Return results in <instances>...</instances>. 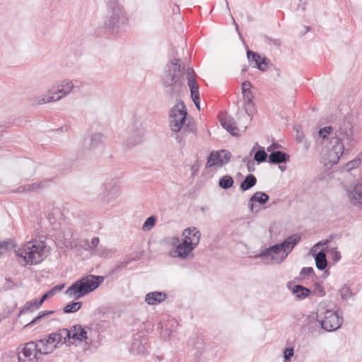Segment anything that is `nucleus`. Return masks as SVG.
I'll list each match as a JSON object with an SVG mask.
<instances>
[{
	"instance_id": "obj_52",
	"label": "nucleus",
	"mask_w": 362,
	"mask_h": 362,
	"mask_svg": "<svg viewBox=\"0 0 362 362\" xmlns=\"http://www.w3.org/2000/svg\"><path fill=\"white\" fill-rule=\"evenodd\" d=\"M243 162L247 163V168L250 173L254 172L255 170V165L252 160L245 158L243 159Z\"/></svg>"
},
{
	"instance_id": "obj_7",
	"label": "nucleus",
	"mask_w": 362,
	"mask_h": 362,
	"mask_svg": "<svg viewBox=\"0 0 362 362\" xmlns=\"http://www.w3.org/2000/svg\"><path fill=\"white\" fill-rule=\"evenodd\" d=\"M178 100L177 104L175 105L169 112V124L171 130L174 132L181 131L184 123L187 121V111L184 102Z\"/></svg>"
},
{
	"instance_id": "obj_47",
	"label": "nucleus",
	"mask_w": 362,
	"mask_h": 362,
	"mask_svg": "<svg viewBox=\"0 0 362 362\" xmlns=\"http://www.w3.org/2000/svg\"><path fill=\"white\" fill-rule=\"evenodd\" d=\"M29 192H35L37 189L42 188L45 185L43 182H37L32 184L27 185Z\"/></svg>"
},
{
	"instance_id": "obj_33",
	"label": "nucleus",
	"mask_w": 362,
	"mask_h": 362,
	"mask_svg": "<svg viewBox=\"0 0 362 362\" xmlns=\"http://www.w3.org/2000/svg\"><path fill=\"white\" fill-rule=\"evenodd\" d=\"M183 129L182 132V134L184 136H187L189 134H192V135H196L197 133V127L196 124L193 119H188L187 122L185 124L184 123V125L182 127Z\"/></svg>"
},
{
	"instance_id": "obj_35",
	"label": "nucleus",
	"mask_w": 362,
	"mask_h": 362,
	"mask_svg": "<svg viewBox=\"0 0 362 362\" xmlns=\"http://www.w3.org/2000/svg\"><path fill=\"white\" fill-rule=\"evenodd\" d=\"M253 158L259 164L267 161V159H269V155L265 151L264 147L259 146V149L255 153Z\"/></svg>"
},
{
	"instance_id": "obj_25",
	"label": "nucleus",
	"mask_w": 362,
	"mask_h": 362,
	"mask_svg": "<svg viewBox=\"0 0 362 362\" xmlns=\"http://www.w3.org/2000/svg\"><path fill=\"white\" fill-rule=\"evenodd\" d=\"M290 156L281 151L272 152L269 155L268 162L272 164L286 163L289 160Z\"/></svg>"
},
{
	"instance_id": "obj_1",
	"label": "nucleus",
	"mask_w": 362,
	"mask_h": 362,
	"mask_svg": "<svg viewBox=\"0 0 362 362\" xmlns=\"http://www.w3.org/2000/svg\"><path fill=\"white\" fill-rule=\"evenodd\" d=\"M187 75L188 82L189 80H196V73L192 68L185 69V66L180 64V59L174 58L167 64L162 78V84L164 88V94L168 100H173L180 98L182 90H186L184 81V74Z\"/></svg>"
},
{
	"instance_id": "obj_10",
	"label": "nucleus",
	"mask_w": 362,
	"mask_h": 362,
	"mask_svg": "<svg viewBox=\"0 0 362 362\" xmlns=\"http://www.w3.org/2000/svg\"><path fill=\"white\" fill-rule=\"evenodd\" d=\"M37 344L35 341L26 343L18 354V362H37L40 358Z\"/></svg>"
},
{
	"instance_id": "obj_46",
	"label": "nucleus",
	"mask_w": 362,
	"mask_h": 362,
	"mask_svg": "<svg viewBox=\"0 0 362 362\" xmlns=\"http://www.w3.org/2000/svg\"><path fill=\"white\" fill-rule=\"evenodd\" d=\"M294 354V349L293 347H287L284 351V362L288 361L291 360V357Z\"/></svg>"
},
{
	"instance_id": "obj_24",
	"label": "nucleus",
	"mask_w": 362,
	"mask_h": 362,
	"mask_svg": "<svg viewBox=\"0 0 362 362\" xmlns=\"http://www.w3.org/2000/svg\"><path fill=\"white\" fill-rule=\"evenodd\" d=\"M351 203L362 209V183L356 185L349 194Z\"/></svg>"
},
{
	"instance_id": "obj_32",
	"label": "nucleus",
	"mask_w": 362,
	"mask_h": 362,
	"mask_svg": "<svg viewBox=\"0 0 362 362\" xmlns=\"http://www.w3.org/2000/svg\"><path fill=\"white\" fill-rule=\"evenodd\" d=\"M316 267L320 270H325L327 266L325 253L321 250L315 255Z\"/></svg>"
},
{
	"instance_id": "obj_56",
	"label": "nucleus",
	"mask_w": 362,
	"mask_h": 362,
	"mask_svg": "<svg viewBox=\"0 0 362 362\" xmlns=\"http://www.w3.org/2000/svg\"><path fill=\"white\" fill-rule=\"evenodd\" d=\"M281 147V145H279L277 143H272L270 146H269L267 148V151L272 153V152L275 151V149H277Z\"/></svg>"
},
{
	"instance_id": "obj_18",
	"label": "nucleus",
	"mask_w": 362,
	"mask_h": 362,
	"mask_svg": "<svg viewBox=\"0 0 362 362\" xmlns=\"http://www.w3.org/2000/svg\"><path fill=\"white\" fill-rule=\"evenodd\" d=\"M247 56L249 62L255 68L258 69L262 71H264L267 69V65L269 63V60L265 57H261L258 53L252 52L250 49L247 51Z\"/></svg>"
},
{
	"instance_id": "obj_9",
	"label": "nucleus",
	"mask_w": 362,
	"mask_h": 362,
	"mask_svg": "<svg viewBox=\"0 0 362 362\" xmlns=\"http://www.w3.org/2000/svg\"><path fill=\"white\" fill-rule=\"evenodd\" d=\"M281 252L282 250L277 243L264 249L260 253L255 255V257L261 258L262 262L267 264L270 263L269 261H272V263L280 264L286 259L284 258V254L279 257V253Z\"/></svg>"
},
{
	"instance_id": "obj_27",
	"label": "nucleus",
	"mask_w": 362,
	"mask_h": 362,
	"mask_svg": "<svg viewBox=\"0 0 362 362\" xmlns=\"http://www.w3.org/2000/svg\"><path fill=\"white\" fill-rule=\"evenodd\" d=\"M71 339L82 341L87 339V332L81 325H77L71 327Z\"/></svg>"
},
{
	"instance_id": "obj_31",
	"label": "nucleus",
	"mask_w": 362,
	"mask_h": 362,
	"mask_svg": "<svg viewBox=\"0 0 362 362\" xmlns=\"http://www.w3.org/2000/svg\"><path fill=\"white\" fill-rule=\"evenodd\" d=\"M252 84L250 81H245L242 83V93L244 98V103L252 102L253 94L250 90Z\"/></svg>"
},
{
	"instance_id": "obj_57",
	"label": "nucleus",
	"mask_w": 362,
	"mask_h": 362,
	"mask_svg": "<svg viewBox=\"0 0 362 362\" xmlns=\"http://www.w3.org/2000/svg\"><path fill=\"white\" fill-rule=\"evenodd\" d=\"M199 166H200V164L198 162L192 165L191 170H192V177H194L197 175V173L199 169Z\"/></svg>"
},
{
	"instance_id": "obj_50",
	"label": "nucleus",
	"mask_w": 362,
	"mask_h": 362,
	"mask_svg": "<svg viewBox=\"0 0 362 362\" xmlns=\"http://www.w3.org/2000/svg\"><path fill=\"white\" fill-rule=\"evenodd\" d=\"M312 274H314V270L313 267H303L300 272V275L303 277L310 276Z\"/></svg>"
},
{
	"instance_id": "obj_20",
	"label": "nucleus",
	"mask_w": 362,
	"mask_h": 362,
	"mask_svg": "<svg viewBox=\"0 0 362 362\" xmlns=\"http://www.w3.org/2000/svg\"><path fill=\"white\" fill-rule=\"evenodd\" d=\"M219 121L221 126L232 136H238L239 134V129L237 127L235 119L225 114L220 117Z\"/></svg>"
},
{
	"instance_id": "obj_26",
	"label": "nucleus",
	"mask_w": 362,
	"mask_h": 362,
	"mask_svg": "<svg viewBox=\"0 0 362 362\" xmlns=\"http://www.w3.org/2000/svg\"><path fill=\"white\" fill-rule=\"evenodd\" d=\"M166 298V293L160 291L148 293L146 296L145 300L148 305H155L163 302Z\"/></svg>"
},
{
	"instance_id": "obj_37",
	"label": "nucleus",
	"mask_w": 362,
	"mask_h": 362,
	"mask_svg": "<svg viewBox=\"0 0 362 362\" xmlns=\"http://www.w3.org/2000/svg\"><path fill=\"white\" fill-rule=\"evenodd\" d=\"M82 305V301L71 302L63 308V312L64 313H76L81 308Z\"/></svg>"
},
{
	"instance_id": "obj_48",
	"label": "nucleus",
	"mask_w": 362,
	"mask_h": 362,
	"mask_svg": "<svg viewBox=\"0 0 362 362\" xmlns=\"http://www.w3.org/2000/svg\"><path fill=\"white\" fill-rule=\"evenodd\" d=\"M313 292L315 295L319 296H325L326 295L325 290L320 283L315 284V288Z\"/></svg>"
},
{
	"instance_id": "obj_21",
	"label": "nucleus",
	"mask_w": 362,
	"mask_h": 362,
	"mask_svg": "<svg viewBox=\"0 0 362 362\" xmlns=\"http://www.w3.org/2000/svg\"><path fill=\"white\" fill-rule=\"evenodd\" d=\"M182 236L183 239L187 240L191 245L197 247L200 241L201 233L195 227H188L184 229L182 233Z\"/></svg>"
},
{
	"instance_id": "obj_58",
	"label": "nucleus",
	"mask_w": 362,
	"mask_h": 362,
	"mask_svg": "<svg viewBox=\"0 0 362 362\" xmlns=\"http://www.w3.org/2000/svg\"><path fill=\"white\" fill-rule=\"evenodd\" d=\"M64 287V284H58L54 286L53 288L50 289V291L53 294V296L56 293V292L62 290V288Z\"/></svg>"
},
{
	"instance_id": "obj_64",
	"label": "nucleus",
	"mask_w": 362,
	"mask_h": 362,
	"mask_svg": "<svg viewBox=\"0 0 362 362\" xmlns=\"http://www.w3.org/2000/svg\"><path fill=\"white\" fill-rule=\"evenodd\" d=\"M192 100L194 102L196 107L199 110L200 109V99L196 100L194 98H192Z\"/></svg>"
},
{
	"instance_id": "obj_15",
	"label": "nucleus",
	"mask_w": 362,
	"mask_h": 362,
	"mask_svg": "<svg viewBox=\"0 0 362 362\" xmlns=\"http://www.w3.org/2000/svg\"><path fill=\"white\" fill-rule=\"evenodd\" d=\"M104 141L105 136L103 134L100 132L93 133L83 140V149L89 151H94L102 147Z\"/></svg>"
},
{
	"instance_id": "obj_2",
	"label": "nucleus",
	"mask_w": 362,
	"mask_h": 362,
	"mask_svg": "<svg viewBox=\"0 0 362 362\" xmlns=\"http://www.w3.org/2000/svg\"><path fill=\"white\" fill-rule=\"evenodd\" d=\"M331 125L320 128L318 134L322 139H327L328 136L334 132V141L337 139L343 140L349 148L358 142L354 134V126L350 118L343 116L335 117L331 120Z\"/></svg>"
},
{
	"instance_id": "obj_4",
	"label": "nucleus",
	"mask_w": 362,
	"mask_h": 362,
	"mask_svg": "<svg viewBox=\"0 0 362 362\" xmlns=\"http://www.w3.org/2000/svg\"><path fill=\"white\" fill-rule=\"evenodd\" d=\"M316 314L324 332H334L340 328L344 322L342 315L335 310V305L331 301L320 303Z\"/></svg>"
},
{
	"instance_id": "obj_55",
	"label": "nucleus",
	"mask_w": 362,
	"mask_h": 362,
	"mask_svg": "<svg viewBox=\"0 0 362 362\" xmlns=\"http://www.w3.org/2000/svg\"><path fill=\"white\" fill-rule=\"evenodd\" d=\"M53 294L50 291V290L47 291L45 293H44L40 298V303H43L47 298L52 297Z\"/></svg>"
},
{
	"instance_id": "obj_45",
	"label": "nucleus",
	"mask_w": 362,
	"mask_h": 362,
	"mask_svg": "<svg viewBox=\"0 0 362 362\" xmlns=\"http://www.w3.org/2000/svg\"><path fill=\"white\" fill-rule=\"evenodd\" d=\"M131 262V259H124V261H122L120 262H119L118 264H117L115 265V267L112 269V272L113 273H117L122 268H124V267H127V265L129 264V262Z\"/></svg>"
},
{
	"instance_id": "obj_62",
	"label": "nucleus",
	"mask_w": 362,
	"mask_h": 362,
	"mask_svg": "<svg viewBox=\"0 0 362 362\" xmlns=\"http://www.w3.org/2000/svg\"><path fill=\"white\" fill-rule=\"evenodd\" d=\"M40 298L35 299V300H32L33 304L35 308H38L42 305V303H40Z\"/></svg>"
},
{
	"instance_id": "obj_43",
	"label": "nucleus",
	"mask_w": 362,
	"mask_h": 362,
	"mask_svg": "<svg viewBox=\"0 0 362 362\" xmlns=\"http://www.w3.org/2000/svg\"><path fill=\"white\" fill-rule=\"evenodd\" d=\"M5 281L6 282L2 286V290L4 291L11 290L14 287L18 286L17 284L13 282L11 278H6Z\"/></svg>"
},
{
	"instance_id": "obj_16",
	"label": "nucleus",
	"mask_w": 362,
	"mask_h": 362,
	"mask_svg": "<svg viewBox=\"0 0 362 362\" xmlns=\"http://www.w3.org/2000/svg\"><path fill=\"white\" fill-rule=\"evenodd\" d=\"M73 82L69 79L58 82L52 90L57 100L62 99L67 95L74 88Z\"/></svg>"
},
{
	"instance_id": "obj_38",
	"label": "nucleus",
	"mask_w": 362,
	"mask_h": 362,
	"mask_svg": "<svg viewBox=\"0 0 362 362\" xmlns=\"http://www.w3.org/2000/svg\"><path fill=\"white\" fill-rule=\"evenodd\" d=\"M53 101H57L53 93L52 92V90H49V95L45 97H38L35 99V105H42L45 104L47 103H50Z\"/></svg>"
},
{
	"instance_id": "obj_44",
	"label": "nucleus",
	"mask_w": 362,
	"mask_h": 362,
	"mask_svg": "<svg viewBox=\"0 0 362 362\" xmlns=\"http://www.w3.org/2000/svg\"><path fill=\"white\" fill-rule=\"evenodd\" d=\"M294 129L296 132V141L297 143H302L305 139V134L298 126H295Z\"/></svg>"
},
{
	"instance_id": "obj_14",
	"label": "nucleus",
	"mask_w": 362,
	"mask_h": 362,
	"mask_svg": "<svg viewBox=\"0 0 362 362\" xmlns=\"http://www.w3.org/2000/svg\"><path fill=\"white\" fill-rule=\"evenodd\" d=\"M145 130L141 127L134 126L130 134L127 137L124 144L128 148H132L141 144L144 140Z\"/></svg>"
},
{
	"instance_id": "obj_19",
	"label": "nucleus",
	"mask_w": 362,
	"mask_h": 362,
	"mask_svg": "<svg viewBox=\"0 0 362 362\" xmlns=\"http://www.w3.org/2000/svg\"><path fill=\"white\" fill-rule=\"evenodd\" d=\"M300 235L298 233L293 234L281 243H278L284 253V258H286L291 252L294 247L300 242Z\"/></svg>"
},
{
	"instance_id": "obj_30",
	"label": "nucleus",
	"mask_w": 362,
	"mask_h": 362,
	"mask_svg": "<svg viewBox=\"0 0 362 362\" xmlns=\"http://www.w3.org/2000/svg\"><path fill=\"white\" fill-rule=\"evenodd\" d=\"M257 178L253 174H248L241 182L240 188L242 191H247L253 187L257 184Z\"/></svg>"
},
{
	"instance_id": "obj_53",
	"label": "nucleus",
	"mask_w": 362,
	"mask_h": 362,
	"mask_svg": "<svg viewBox=\"0 0 362 362\" xmlns=\"http://www.w3.org/2000/svg\"><path fill=\"white\" fill-rule=\"evenodd\" d=\"M11 245V243L8 241H3L0 243V255L4 254Z\"/></svg>"
},
{
	"instance_id": "obj_36",
	"label": "nucleus",
	"mask_w": 362,
	"mask_h": 362,
	"mask_svg": "<svg viewBox=\"0 0 362 362\" xmlns=\"http://www.w3.org/2000/svg\"><path fill=\"white\" fill-rule=\"evenodd\" d=\"M188 86L190 90L191 98H194L196 100H199V85L197 80H189Z\"/></svg>"
},
{
	"instance_id": "obj_28",
	"label": "nucleus",
	"mask_w": 362,
	"mask_h": 362,
	"mask_svg": "<svg viewBox=\"0 0 362 362\" xmlns=\"http://www.w3.org/2000/svg\"><path fill=\"white\" fill-rule=\"evenodd\" d=\"M291 291L293 294H294L298 299H305L311 293V291L309 288L300 284L294 285L292 287Z\"/></svg>"
},
{
	"instance_id": "obj_6",
	"label": "nucleus",
	"mask_w": 362,
	"mask_h": 362,
	"mask_svg": "<svg viewBox=\"0 0 362 362\" xmlns=\"http://www.w3.org/2000/svg\"><path fill=\"white\" fill-rule=\"evenodd\" d=\"M46 245L43 241L34 240L28 242L23 247L16 251V255L23 257L30 265L40 263L45 257Z\"/></svg>"
},
{
	"instance_id": "obj_59",
	"label": "nucleus",
	"mask_w": 362,
	"mask_h": 362,
	"mask_svg": "<svg viewBox=\"0 0 362 362\" xmlns=\"http://www.w3.org/2000/svg\"><path fill=\"white\" fill-rule=\"evenodd\" d=\"M29 192L28 189L27 185L23 186H20L16 189V192L17 193H23V192Z\"/></svg>"
},
{
	"instance_id": "obj_12",
	"label": "nucleus",
	"mask_w": 362,
	"mask_h": 362,
	"mask_svg": "<svg viewBox=\"0 0 362 362\" xmlns=\"http://www.w3.org/2000/svg\"><path fill=\"white\" fill-rule=\"evenodd\" d=\"M302 319V327L309 335L317 337L322 333V330H323V329L321 327L319 318L317 317V315H303Z\"/></svg>"
},
{
	"instance_id": "obj_39",
	"label": "nucleus",
	"mask_w": 362,
	"mask_h": 362,
	"mask_svg": "<svg viewBox=\"0 0 362 362\" xmlns=\"http://www.w3.org/2000/svg\"><path fill=\"white\" fill-rule=\"evenodd\" d=\"M339 293L342 300H346L353 296L351 288L344 284L339 290Z\"/></svg>"
},
{
	"instance_id": "obj_13",
	"label": "nucleus",
	"mask_w": 362,
	"mask_h": 362,
	"mask_svg": "<svg viewBox=\"0 0 362 362\" xmlns=\"http://www.w3.org/2000/svg\"><path fill=\"white\" fill-rule=\"evenodd\" d=\"M40 355L52 353L57 347V339L54 334H49L47 337L35 341Z\"/></svg>"
},
{
	"instance_id": "obj_41",
	"label": "nucleus",
	"mask_w": 362,
	"mask_h": 362,
	"mask_svg": "<svg viewBox=\"0 0 362 362\" xmlns=\"http://www.w3.org/2000/svg\"><path fill=\"white\" fill-rule=\"evenodd\" d=\"M54 313V311H53V310H44V311H41V312L39 313L37 317H35L34 319H33V320L27 324L25 325V327L31 326L32 325H34L35 323H36L37 321H39L40 320H41L44 317L47 316V315H51V314H53Z\"/></svg>"
},
{
	"instance_id": "obj_40",
	"label": "nucleus",
	"mask_w": 362,
	"mask_h": 362,
	"mask_svg": "<svg viewBox=\"0 0 362 362\" xmlns=\"http://www.w3.org/2000/svg\"><path fill=\"white\" fill-rule=\"evenodd\" d=\"M156 218L154 216H151L146 218L143 224L142 229L144 231L151 230L156 224Z\"/></svg>"
},
{
	"instance_id": "obj_42",
	"label": "nucleus",
	"mask_w": 362,
	"mask_h": 362,
	"mask_svg": "<svg viewBox=\"0 0 362 362\" xmlns=\"http://www.w3.org/2000/svg\"><path fill=\"white\" fill-rule=\"evenodd\" d=\"M244 109L245 113L249 116H252L256 112V108L253 101L245 103Z\"/></svg>"
},
{
	"instance_id": "obj_61",
	"label": "nucleus",
	"mask_w": 362,
	"mask_h": 362,
	"mask_svg": "<svg viewBox=\"0 0 362 362\" xmlns=\"http://www.w3.org/2000/svg\"><path fill=\"white\" fill-rule=\"evenodd\" d=\"M341 256L339 252H335L333 255L332 259L334 262H337L341 259Z\"/></svg>"
},
{
	"instance_id": "obj_29",
	"label": "nucleus",
	"mask_w": 362,
	"mask_h": 362,
	"mask_svg": "<svg viewBox=\"0 0 362 362\" xmlns=\"http://www.w3.org/2000/svg\"><path fill=\"white\" fill-rule=\"evenodd\" d=\"M54 334H55V339H57V344H64L71 339V329H60L57 332Z\"/></svg>"
},
{
	"instance_id": "obj_23",
	"label": "nucleus",
	"mask_w": 362,
	"mask_h": 362,
	"mask_svg": "<svg viewBox=\"0 0 362 362\" xmlns=\"http://www.w3.org/2000/svg\"><path fill=\"white\" fill-rule=\"evenodd\" d=\"M269 199V196L263 192H257L254 193L249 199V208L252 212H254L255 203L257 202L260 205H264Z\"/></svg>"
},
{
	"instance_id": "obj_54",
	"label": "nucleus",
	"mask_w": 362,
	"mask_h": 362,
	"mask_svg": "<svg viewBox=\"0 0 362 362\" xmlns=\"http://www.w3.org/2000/svg\"><path fill=\"white\" fill-rule=\"evenodd\" d=\"M84 242H85V244L87 245L88 247H96L98 245V243L100 242V240H99V238L94 237L91 240V245H92V246L90 245L89 242H88V240H85Z\"/></svg>"
},
{
	"instance_id": "obj_11",
	"label": "nucleus",
	"mask_w": 362,
	"mask_h": 362,
	"mask_svg": "<svg viewBox=\"0 0 362 362\" xmlns=\"http://www.w3.org/2000/svg\"><path fill=\"white\" fill-rule=\"evenodd\" d=\"M231 158V153L226 150L217 151H211L208 158L206 168H211L213 166L222 167L227 164Z\"/></svg>"
},
{
	"instance_id": "obj_22",
	"label": "nucleus",
	"mask_w": 362,
	"mask_h": 362,
	"mask_svg": "<svg viewBox=\"0 0 362 362\" xmlns=\"http://www.w3.org/2000/svg\"><path fill=\"white\" fill-rule=\"evenodd\" d=\"M196 247L191 245L187 240L182 239V242L177 245L175 252L179 258L185 259L188 258L189 254Z\"/></svg>"
},
{
	"instance_id": "obj_5",
	"label": "nucleus",
	"mask_w": 362,
	"mask_h": 362,
	"mask_svg": "<svg viewBox=\"0 0 362 362\" xmlns=\"http://www.w3.org/2000/svg\"><path fill=\"white\" fill-rule=\"evenodd\" d=\"M103 281L104 277L102 276L90 274L74 282L65 293L77 300L93 291Z\"/></svg>"
},
{
	"instance_id": "obj_34",
	"label": "nucleus",
	"mask_w": 362,
	"mask_h": 362,
	"mask_svg": "<svg viewBox=\"0 0 362 362\" xmlns=\"http://www.w3.org/2000/svg\"><path fill=\"white\" fill-rule=\"evenodd\" d=\"M234 184V179L232 176L225 175L220 178L218 182L219 187L223 189H230Z\"/></svg>"
},
{
	"instance_id": "obj_51",
	"label": "nucleus",
	"mask_w": 362,
	"mask_h": 362,
	"mask_svg": "<svg viewBox=\"0 0 362 362\" xmlns=\"http://www.w3.org/2000/svg\"><path fill=\"white\" fill-rule=\"evenodd\" d=\"M33 308H34V305L33 304L32 300L26 302L25 304L24 305V307L20 310L19 315H22L23 313H25L26 311L33 310Z\"/></svg>"
},
{
	"instance_id": "obj_3",
	"label": "nucleus",
	"mask_w": 362,
	"mask_h": 362,
	"mask_svg": "<svg viewBox=\"0 0 362 362\" xmlns=\"http://www.w3.org/2000/svg\"><path fill=\"white\" fill-rule=\"evenodd\" d=\"M106 6L103 28L110 34L117 33L127 25L129 21L127 13L119 0H106Z\"/></svg>"
},
{
	"instance_id": "obj_63",
	"label": "nucleus",
	"mask_w": 362,
	"mask_h": 362,
	"mask_svg": "<svg viewBox=\"0 0 362 362\" xmlns=\"http://www.w3.org/2000/svg\"><path fill=\"white\" fill-rule=\"evenodd\" d=\"M329 242V239H327L324 241H321V242H319L317 243L315 246L314 247H318L319 245H326Z\"/></svg>"
},
{
	"instance_id": "obj_17",
	"label": "nucleus",
	"mask_w": 362,
	"mask_h": 362,
	"mask_svg": "<svg viewBox=\"0 0 362 362\" xmlns=\"http://www.w3.org/2000/svg\"><path fill=\"white\" fill-rule=\"evenodd\" d=\"M104 192L103 193V200L106 203H110L115 200L119 194V187L115 181H110L104 184Z\"/></svg>"
},
{
	"instance_id": "obj_60",
	"label": "nucleus",
	"mask_w": 362,
	"mask_h": 362,
	"mask_svg": "<svg viewBox=\"0 0 362 362\" xmlns=\"http://www.w3.org/2000/svg\"><path fill=\"white\" fill-rule=\"evenodd\" d=\"M301 144H303V148L305 151H308L310 147V144L306 139H305L304 141H303V142Z\"/></svg>"
},
{
	"instance_id": "obj_8",
	"label": "nucleus",
	"mask_w": 362,
	"mask_h": 362,
	"mask_svg": "<svg viewBox=\"0 0 362 362\" xmlns=\"http://www.w3.org/2000/svg\"><path fill=\"white\" fill-rule=\"evenodd\" d=\"M334 144L331 148L327 150L326 153L325 161L331 165L337 164L345 151H348L351 148L341 139H337Z\"/></svg>"
},
{
	"instance_id": "obj_49",
	"label": "nucleus",
	"mask_w": 362,
	"mask_h": 362,
	"mask_svg": "<svg viewBox=\"0 0 362 362\" xmlns=\"http://www.w3.org/2000/svg\"><path fill=\"white\" fill-rule=\"evenodd\" d=\"M361 163V159H354L346 164V169L350 171L356 168H358Z\"/></svg>"
}]
</instances>
